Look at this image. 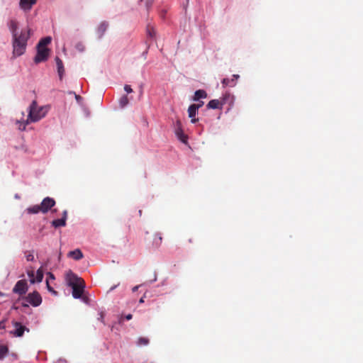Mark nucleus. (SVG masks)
Returning <instances> with one entry per match:
<instances>
[{"mask_svg": "<svg viewBox=\"0 0 363 363\" xmlns=\"http://www.w3.org/2000/svg\"><path fill=\"white\" fill-rule=\"evenodd\" d=\"M48 106H39L35 100L33 101L29 106L28 115L26 121H18V129L24 130L26 125L30 123H34L44 118L48 111Z\"/></svg>", "mask_w": 363, "mask_h": 363, "instance_id": "f257e3e1", "label": "nucleus"}, {"mask_svg": "<svg viewBox=\"0 0 363 363\" xmlns=\"http://www.w3.org/2000/svg\"><path fill=\"white\" fill-rule=\"evenodd\" d=\"M30 37V29H23L19 34L12 37L13 52L16 56L22 55L26 49L28 40Z\"/></svg>", "mask_w": 363, "mask_h": 363, "instance_id": "f03ea898", "label": "nucleus"}, {"mask_svg": "<svg viewBox=\"0 0 363 363\" xmlns=\"http://www.w3.org/2000/svg\"><path fill=\"white\" fill-rule=\"evenodd\" d=\"M66 281L67 284L72 289L73 297L74 298H81L85 286L84 280L78 277L72 271H69L66 274Z\"/></svg>", "mask_w": 363, "mask_h": 363, "instance_id": "7ed1b4c3", "label": "nucleus"}, {"mask_svg": "<svg viewBox=\"0 0 363 363\" xmlns=\"http://www.w3.org/2000/svg\"><path fill=\"white\" fill-rule=\"evenodd\" d=\"M24 299L34 307L40 306L42 303V297L38 291L29 293Z\"/></svg>", "mask_w": 363, "mask_h": 363, "instance_id": "20e7f679", "label": "nucleus"}, {"mask_svg": "<svg viewBox=\"0 0 363 363\" xmlns=\"http://www.w3.org/2000/svg\"><path fill=\"white\" fill-rule=\"evenodd\" d=\"M49 55V50L47 48L37 46V54L34 58V62L38 64L47 60Z\"/></svg>", "mask_w": 363, "mask_h": 363, "instance_id": "39448f33", "label": "nucleus"}, {"mask_svg": "<svg viewBox=\"0 0 363 363\" xmlns=\"http://www.w3.org/2000/svg\"><path fill=\"white\" fill-rule=\"evenodd\" d=\"M28 289L27 281L25 279H21L16 282L13 289V292L19 296H23L26 294Z\"/></svg>", "mask_w": 363, "mask_h": 363, "instance_id": "423d86ee", "label": "nucleus"}, {"mask_svg": "<svg viewBox=\"0 0 363 363\" xmlns=\"http://www.w3.org/2000/svg\"><path fill=\"white\" fill-rule=\"evenodd\" d=\"M55 205V201L50 197L45 198L40 204L41 212L46 213Z\"/></svg>", "mask_w": 363, "mask_h": 363, "instance_id": "0eeeda50", "label": "nucleus"}, {"mask_svg": "<svg viewBox=\"0 0 363 363\" xmlns=\"http://www.w3.org/2000/svg\"><path fill=\"white\" fill-rule=\"evenodd\" d=\"M174 131L178 139L182 141L183 143H187V136L184 134L183 130L182 123L179 121H177L175 124Z\"/></svg>", "mask_w": 363, "mask_h": 363, "instance_id": "6e6552de", "label": "nucleus"}, {"mask_svg": "<svg viewBox=\"0 0 363 363\" xmlns=\"http://www.w3.org/2000/svg\"><path fill=\"white\" fill-rule=\"evenodd\" d=\"M67 218V211H64L62 218L55 219L52 221V225L55 228L64 227L66 225V220Z\"/></svg>", "mask_w": 363, "mask_h": 363, "instance_id": "1a4fd4ad", "label": "nucleus"}, {"mask_svg": "<svg viewBox=\"0 0 363 363\" xmlns=\"http://www.w3.org/2000/svg\"><path fill=\"white\" fill-rule=\"evenodd\" d=\"M223 104H224V100L220 101L218 99H213L208 102V104H207V108H212V109H216V108L221 109Z\"/></svg>", "mask_w": 363, "mask_h": 363, "instance_id": "9d476101", "label": "nucleus"}, {"mask_svg": "<svg viewBox=\"0 0 363 363\" xmlns=\"http://www.w3.org/2000/svg\"><path fill=\"white\" fill-rule=\"evenodd\" d=\"M8 26H9V28L10 31L11 32L12 37L14 36L15 34L20 33V32L18 30V23L17 22L16 20L11 19L9 22Z\"/></svg>", "mask_w": 363, "mask_h": 363, "instance_id": "9b49d317", "label": "nucleus"}, {"mask_svg": "<svg viewBox=\"0 0 363 363\" xmlns=\"http://www.w3.org/2000/svg\"><path fill=\"white\" fill-rule=\"evenodd\" d=\"M14 327L15 330L13 334L16 337H21L24 333L25 330L26 329L25 326L22 325L20 323L18 322L14 323Z\"/></svg>", "mask_w": 363, "mask_h": 363, "instance_id": "f8f14e48", "label": "nucleus"}, {"mask_svg": "<svg viewBox=\"0 0 363 363\" xmlns=\"http://www.w3.org/2000/svg\"><path fill=\"white\" fill-rule=\"evenodd\" d=\"M35 3L36 0H20V6L23 10H30Z\"/></svg>", "mask_w": 363, "mask_h": 363, "instance_id": "ddd939ff", "label": "nucleus"}, {"mask_svg": "<svg viewBox=\"0 0 363 363\" xmlns=\"http://www.w3.org/2000/svg\"><path fill=\"white\" fill-rule=\"evenodd\" d=\"M67 256L74 260H79L83 258V254L79 249H76L73 251L69 252Z\"/></svg>", "mask_w": 363, "mask_h": 363, "instance_id": "4468645a", "label": "nucleus"}, {"mask_svg": "<svg viewBox=\"0 0 363 363\" xmlns=\"http://www.w3.org/2000/svg\"><path fill=\"white\" fill-rule=\"evenodd\" d=\"M55 61H56V64H57V72H58L60 79H62L64 72H65L62 61L58 57H56Z\"/></svg>", "mask_w": 363, "mask_h": 363, "instance_id": "2eb2a0df", "label": "nucleus"}, {"mask_svg": "<svg viewBox=\"0 0 363 363\" xmlns=\"http://www.w3.org/2000/svg\"><path fill=\"white\" fill-rule=\"evenodd\" d=\"M108 24L106 22H102L97 28V34L99 38H101L108 28Z\"/></svg>", "mask_w": 363, "mask_h": 363, "instance_id": "dca6fc26", "label": "nucleus"}, {"mask_svg": "<svg viewBox=\"0 0 363 363\" xmlns=\"http://www.w3.org/2000/svg\"><path fill=\"white\" fill-rule=\"evenodd\" d=\"M207 97V93L203 89H199L195 91L193 98L194 101H199L200 99H205Z\"/></svg>", "mask_w": 363, "mask_h": 363, "instance_id": "f3484780", "label": "nucleus"}, {"mask_svg": "<svg viewBox=\"0 0 363 363\" xmlns=\"http://www.w3.org/2000/svg\"><path fill=\"white\" fill-rule=\"evenodd\" d=\"M26 211L28 214H35L41 212L40 205H34L26 208Z\"/></svg>", "mask_w": 363, "mask_h": 363, "instance_id": "a211bd4d", "label": "nucleus"}, {"mask_svg": "<svg viewBox=\"0 0 363 363\" xmlns=\"http://www.w3.org/2000/svg\"><path fill=\"white\" fill-rule=\"evenodd\" d=\"M150 343L149 338L146 337H140L137 340V345L139 347L146 346Z\"/></svg>", "mask_w": 363, "mask_h": 363, "instance_id": "6ab92c4d", "label": "nucleus"}, {"mask_svg": "<svg viewBox=\"0 0 363 363\" xmlns=\"http://www.w3.org/2000/svg\"><path fill=\"white\" fill-rule=\"evenodd\" d=\"M197 111H198V107H196L195 106V104L190 105L188 108L189 117V118L194 117L196 116Z\"/></svg>", "mask_w": 363, "mask_h": 363, "instance_id": "aec40b11", "label": "nucleus"}, {"mask_svg": "<svg viewBox=\"0 0 363 363\" xmlns=\"http://www.w3.org/2000/svg\"><path fill=\"white\" fill-rule=\"evenodd\" d=\"M52 38L50 37H45L44 38H42L39 43H38L37 46L42 47V48H46V46L50 43Z\"/></svg>", "mask_w": 363, "mask_h": 363, "instance_id": "412c9836", "label": "nucleus"}, {"mask_svg": "<svg viewBox=\"0 0 363 363\" xmlns=\"http://www.w3.org/2000/svg\"><path fill=\"white\" fill-rule=\"evenodd\" d=\"M162 241V237L160 233H157L155 235L154 240H153V245L158 247L160 246Z\"/></svg>", "mask_w": 363, "mask_h": 363, "instance_id": "4be33fe9", "label": "nucleus"}, {"mask_svg": "<svg viewBox=\"0 0 363 363\" xmlns=\"http://www.w3.org/2000/svg\"><path fill=\"white\" fill-rule=\"evenodd\" d=\"M128 103L129 100L126 95L121 96V98L119 99V105L121 108H124L128 104Z\"/></svg>", "mask_w": 363, "mask_h": 363, "instance_id": "5701e85b", "label": "nucleus"}, {"mask_svg": "<svg viewBox=\"0 0 363 363\" xmlns=\"http://www.w3.org/2000/svg\"><path fill=\"white\" fill-rule=\"evenodd\" d=\"M9 349L6 345H0V359H2L8 353Z\"/></svg>", "mask_w": 363, "mask_h": 363, "instance_id": "b1692460", "label": "nucleus"}, {"mask_svg": "<svg viewBox=\"0 0 363 363\" xmlns=\"http://www.w3.org/2000/svg\"><path fill=\"white\" fill-rule=\"evenodd\" d=\"M43 279V272L41 268L38 269L36 272L35 281L41 282Z\"/></svg>", "mask_w": 363, "mask_h": 363, "instance_id": "393cba45", "label": "nucleus"}, {"mask_svg": "<svg viewBox=\"0 0 363 363\" xmlns=\"http://www.w3.org/2000/svg\"><path fill=\"white\" fill-rule=\"evenodd\" d=\"M147 34L150 38H154L155 36V30L153 27H151L150 26H147Z\"/></svg>", "mask_w": 363, "mask_h": 363, "instance_id": "a878e982", "label": "nucleus"}, {"mask_svg": "<svg viewBox=\"0 0 363 363\" xmlns=\"http://www.w3.org/2000/svg\"><path fill=\"white\" fill-rule=\"evenodd\" d=\"M222 84H223V86H233L235 84V83H232L230 79H229L228 78L223 79L222 80Z\"/></svg>", "mask_w": 363, "mask_h": 363, "instance_id": "bb28decb", "label": "nucleus"}, {"mask_svg": "<svg viewBox=\"0 0 363 363\" xmlns=\"http://www.w3.org/2000/svg\"><path fill=\"white\" fill-rule=\"evenodd\" d=\"M27 274L30 278V283L34 284L35 282V278L34 277V271L33 270L28 271Z\"/></svg>", "mask_w": 363, "mask_h": 363, "instance_id": "cd10ccee", "label": "nucleus"}, {"mask_svg": "<svg viewBox=\"0 0 363 363\" xmlns=\"http://www.w3.org/2000/svg\"><path fill=\"white\" fill-rule=\"evenodd\" d=\"M26 257L27 261H28V262H33L35 259L34 255H33V252H27Z\"/></svg>", "mask_w": 363, "mask_h": 363, "instance_id": "c85d7f7f", "label": "nucleus"}, {"mask_svg": "<svg viewBox=\"0 0 363 363\" xmlns=\"http://www.w3.org/2000/svg\"><path fill=\"white\" fill-rule=\"evenodd\" d=\"M46 285H47L48 290L49 291H50L51 293H52V294H55V295H57V291H55V290L53 289V288H52V287L50 286L49 281H48V279L46 280Z\"/></svg>", "mask_w": 363, "mask_h": 363, "instance_id": "c756f323", "label": "nucleus"}, {"mask_svg": "<svg viewBox=\"0 0 363 363\" xmlns=\"http://www.w3.org/2000/svg\"><path fill=\"white\" fill-rule=\"evenodd\" d=\"M124 90H125L127 93H128V94H129V93H132V92H133V89H132V88L130 87V85H128V84H126V85H125V86H124Z\"/></svg>", "mask_w": 363, "mask_h": 363, "instance_id": "7c9ffc66", "label": "nucleus"}, {"mask_svg": "<svg viewBox=\"0 0 363 363\" xmlns=\"http://www.w3.org/2000/svg\"><path fill=\"white\" fill-rule=\"evenodd\" d=\"M240 76L238 74H233V78L230 79L232 83H235V80H237Z\"/></svg>", "mask_w": 363, "mask_h": 363, "instance_id": "2f4dec72", "label": "nucleus"}, {"mask_svg": "<svg viewBox=\"0 0 363 363\" xmlns=\"http://www.w3.org/2000/svg\"><path fill=\"white\" fill-rule=\"evenodd\" d=\"M203 105V101H200L199 104H195V106L198 107V110Z\"/></svg>", "mask_w": 363, "mask_h": 363, "instance_id": "473e14b6", "label": "nucleus"}, {"mask_svg": "<svg viewBox=\"0 0 363 363\" xmlns=\"http://www.w3.org/2000/svg\"><path fill=\"white\" fill-rule=\"evenodd\" d=\"M48 276L50 279H53V280L55 279V277H54L53 274H52L51 272L48 273Z\"/></svg>", "mask_w": 363, "mask_h": 363, "instance_id": "72a5a7b5", "label": "nucleus"}, {"mask_svg": "<svg viewBox=\"0 0 363 363\" xmlns=\"http://www.w3.org/2000/svg\"><path fill=\"white\" fill-rule=\"evenodd\" d=\"M132 318H133V315L131 314H128L127 315H125V319L127 320H131Z\"/></svg>", "mask_w": 363, "mask_h": 363, "instance_id": "f704fd0d", "label": "nucleus"}, {"mask_svg": "<svg viewBox=\"0 0 363 363\" xmlns=\"http://www.w3.org/2000/svg\"><path fill=\"white\" fill-rule=\"evenodd\" d=\"M191 118V121L192 123H195L196 122H197L199 121L198 118H195L194 117Z\"/></svg>", "mask_w": 363, "mask_h": 363, "instance_id": "c9c22d12", "label": "nucleus"}, {"mask_svg": "<svg viewBox=\"0 0 363 363\" xmlns=\"http://www.w3.org/2000/svg\"><path fill=\"white\" fill-rule=\"evenodd\" d=\"M138 287H139V286H134V287L133 288V289H132V290H133V292L136 291L138 290Z\"/></svg>", "mask_w": 363, "mask_h": 363, "instance_id": "e433bc0d", "label": "nucleus"}, {"mask_svg": "<svg viewBox=\"0 0 363 363\" xmlns=\"http://www.w3.org/2000/svg\"><path fill=\"white\" fill-rule=\"evenodd\" d=\"M75 98L77 101H79V99H81V96L79 95H75Z\"/></svg>", "mask_w": 363, "mask_h": 363, "instance_id": "4c0bfd02", "label": "nucleus"}, {"mask_svg": "<svg viewBox=\"0 0 363 363\" xmlns=\"http://www.w3.org/2000/svg\"><path fill=\"white\" fill-rule=\"evenodd\" d=\"M139 302H140V303H143V302H144V297H142V298L140 299Z\"/></svg>", "mask_w": 363, "mask_h": 363, "instance_id": "58836bf2", "label": "nucleus"}, {"mask_svg": "<svg viewBox=\"0 0 363 363\" xmlns=\"http://www.w3.org/2000/svg\"><path fill=\"white\" fill-rule=\"evenodd\" d=\"M22 306H24V307H28V305L27 303H22Z\"/></svg>", "mask_w": 363, "mask_h": 363, "instance_id": "ea45409f", "label": "nucleus"}, {"mask_svg": "<svg viewBox=\"0 0 363 363\" xmlns=\"http://www.w3.org/2000/svg\"><path fill=\"white\" fill-rule=\"evenodd\" d=\"M139 214H140V216H141V214H142V211L141 210L139 211Z\"/></svg>", "mask_w": 363, "mask_h": 363, "instance_id": "a19ab883", "label": "nucleus"}, {"mask_svg": "<svg viewBox=\"0 0 363 363\" xmlns=\"http://www.w3.org/2000/svg\"><path fill=\"white\" fill-rule=\"evenodd\" d=\"M103 317H104V316H103V314L101 313V319H103Z\"/></svg>", "mask_w": 363, "mask_h": 363, "instance_id": "79ce46f5", "label": "nucleus"}]
</instances>
